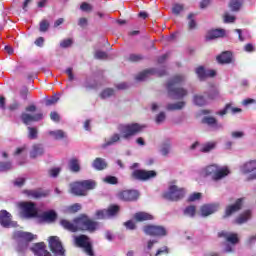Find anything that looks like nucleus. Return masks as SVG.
I'll return each mask as SVG.
<instances>
[{
    "label": "nucleus",
    "instance_id": "obj_3",
    "mask_svg": "<svg viewBox=\"0 0 256 256\" xmlns=\"http://www.w3.org/2000/svg\"><path fill=\"white\" fill-rule=\"evenodd\" d=\"M185 81V76L176 75L167 83V91L169 97L172 99H183V97H187V89L177 87V85H181Z\"/></svg>",
    "mask_w": 256,
    "mask_h": 256
},
{
    "label": "nucleus",
    "instance_id": "obj_15",
    "mask_svg": "<svg viewBox=\"0 0 256 256\" xmlns=\"http://www.w3.org/2000/svg\"><path fill=\"white\" fill-rule=\"evenodd\" d=\"M119 213V206H111L107 210H98L96 212L97 219H111V217H115Z\"/></svg>",
    "mask_w": 256,
    "mask_h": 256
},
{
    "label": "nucleus",
    "instance_id": "obj_48",
    "mask_svg": "<svg viewBox=\"0 0 256 256\" xmlns=\"http://www.w3.org/2000/svg\"><path fill=\"white\" fill-rule=\"evenodd\" d=\"M80 9L81 11H84L86 13H89L90 11H93V6H91V4L87 3V2H83L80 5Z\"/></svg>",
    "mask_w": 256,
    "mask_h": 256
},
{
    "label": "nucleus",
    "instance_id": "obj_43",
    "mask_svg": "<svg viewBox=\"0 0 256 256\" xmlns=\"http://www.w3.org/2000/svg\"><path fill=\"white\" fill-rule=\"evenodd\" d=\"M13 169V164L11 162H0V173H5Z\"/></svg>",
    "mask_w": 256,
    "mask_h": 256
},
{
    "label": "nucleus",
    "instance_id": "obj_52",
    "mask_svg": "<svg viewBox=\"0 0 256 256\" xmlns=\"http://www.w3.org/2000/svg\"><path fill=\"white\" fill-rule=\"evenodd\" d=\"M94 57L96 59H107L108 55L106 54V52H103L101 50H97L95 53H94Z\"/></svg>",
    "mask_w": 256,
    "mask_h": 256
},
{
    "label": "nucleus",
    "instance_id": "obj_12",
    "mask_svg": "<svg viewBox=\"0 0 256 256\" xmlns=\"http://www.w3.org/2000/svg\"><path fill=\"white\" fill-rule=\"evenodd\" d=\"M166 74L167 72L165 71V69L158 70L155 68H151L139 73L136 76V81H146L148 77H151V75H158V77H163V75H166Z\"/></svg>",
    "mask_w": 256,
    "mask_h": 256
},
{
    "label": "nucleus",
    "instance_id": "obj_20",
    "mask_svg": "<svg viewBox=\"0 0 256 256\" xmlns=\"http://www.w3.org/2000/svg\"><path fill=\"white\" fill-rule=\"evenodd\" d=\"M70 191L73 195H77L79 197L87 196V192L83 189L82 182H74L70 184Z\"/></svg>",
    "mask_w": 256,
    "mask_h": 256
},
{
    "label": "nucleus",
    "instance_id": "obj_42",
    "mask_svg": "<svg viewBox=\"0 0 256 256\" xmlns=\"http://www.w3.org/2000/svg\"><path fill=\"white\" fill-rule=\"evenodd\" d=\"M186 217H195V213H197V208L195 206H188L183 211Z\"/></svg>",
    "mask_w": 256,
    "mask_h": 256
},
{
    "label": "nucleus",
    "instance_id": "obj_57",
    "mask_svg": "<svg viewBox=\"0 0 256 256\" xmlns=\"http://www.w3.org/2000/svg\"><path fill=\"white\" fill-rule=\"evenodd\" d=\"M59 101V98L57 96H53L52 98L46 100V105L47 107L51 106V105H55V103H57Z\"/></svg>",
    "mask_w": 256,
    "mask_h": 256
},
{
    "label": "nucleus",
    "instance_id": "obj_62",
    "mask_svg": "<svg viewBox=\"0 0 256 256\" xmlns=\"http://www.w3.org/2000/svg\"><path fill=\"white\" fill-rule=\"evenodd\" d=\"M198 199H201V193H193L189 196L188 200L189 201H198Z\"/></svg>",
    "mask_w": 256,
    "mask_h": 256
},
{
    "label": "nucleus",
    "instance_id": "obj_49",
    "mask_svg": "<svg viewBox=\"0 0 256 256\" xmlns=\"http://www.w3.org/2000/svg\"><path fill=\"white\" fill-rule=\"evenodd\" d=\"M29 139H37V128L28 127Z\"/></svg>",
    "mask_w": 256,
    "mask_h": 256
},
{
    "label": "nucleus",
    "instance_id": "obj_33",
    "mask_svg": "<svg viewBox=\"0 0 256 256\" xmlns=\"http://www.w3.org/2000/svg\"><path fill=\"white\" fill-rule=\"evenodd\" d=\"M185 107V102H176V103H170L166 105L167 111H181Z\"/></svg>",
    "mask_w": 256,
    "mask_h": 256
},
{
    "label": "nucleus",
    "instance_id": "obj_17",
    "mask_svg": "<svg viewBox=\"0 0 256 256\" xmlns=\"http://www.w3.org/2000/svg\"><path fill=\"white\" fill-rule=\"evenodd\" d=\"M21 119L24 125H29V123L41 121V119H43V113L41 112L36 114L22 113Z\"/></svg>",
    "mask_w": 256,
    "mask_h": 256
},
{
    "label": "nucleus",
    "instance_id": "obj_47",
    "mask_svg": "<svg viewBox=\"0 0 256 256\" xmlns=\"http://www.w3.org/2000/svg\"><path fill=\"white\" fill-rule=\"evenodd\" d=\"M104 183H108L109 185H117V177L115 176H106L103 179Z\"/></svg>",
    "mask_w": 256,
    "mask_h": 256
},
{
    "label": "nucleus",
    "instance_id": "obj_4",
    "mask_svg": "<svg viewBox=\"0 0 256 256\" xmlns=\"http://www.w3.org/2000/svg\"><path fill=\"white\" fill-rule=\"evenodd\" d=\"M14 239L18 243L16 251L20 256H25V253L29 251V243L33 239H37V235H33L30 232L16 231L14 232Z\"/></svg>",
    "mask_w": 256,
    "mask_h": 256
},
{
    "label": "nucleus",
    "instance_id": "obj_40",
    "mask_svg": "<svg viewBox=\"0 0 256 256\" xmlns=\"http://www.w3.org/2000/svg\"><path fill=\"white\" fill-rule=\"evenodd\" d=\"M49 135H51V137H53V139H56V140L65 139V137H67V135L65 134V132H63V130L50 131Z\"/></svg>",
    "mask_w": 256,
    "mask_h": 256
},
{
    "label": "nucleus",
    "instance_id": "obj_59",
    "mask_svg": "<svg viewBox=\"0 0 256 256\" xmlns=\"http://www.w3.org/2000/svg\"><path fill=\"white\" fill-rule=\"evenodd\" d=\"M244 51H246V53H253L255 51V46L251 43H248L244 46Z\"/></svg>",
    "mask_w": 256,
    "mask_h": 256
},
{
    "label": "nucleus",
    "instance_id": "obj_23",
    "mask_svg": "<svg viewBox=\"0 0 256 256\" xmlns=\"http://www.w3.org/2000/svg\"><path fill=\"white\" fill-rule=\"evenodd\" d=\"M44 153L45 148L43 147V144H34L30 150V158L37 159V157H42Z\"/></svg>",
    "mask_w": 256,
    "mask_h": 256
},
{
    "label": "nucleus",
    "instance_id": "obj_46",
    "mask_svg": "<svg viewBox=\"0 0 256 256\" xmlns=\"http://www.w3.org/2000/svg\"><path fill=\"white\" fill-rule=\"evenodd\" d=\"M195 17L194 14H189L188 15V27L189 29H195V27H197V22H195V19H193Z\"/></svg>",
    "mask_w": 256,
    "mask_h": 256
},
{
    "label": "nucleus",
    "instance_id": "obj_11",
    "mask_svg": "<svg viewBox=\"0 0 256 256\" xmlns=\"http://www.w3.org/2000/svg\"><path fill=\"white\" fill-rule=\"evenodd\" d=\"M13 216L7 210L0 211V225L4 229H11L17 227V222L13 221Z\"/></svg>",
    "mask_w": 256,
    "mask_h": 256
},
{
    "label": "nucleus",
    "instance_id": "obj_56",
    "mask_svg": "<svg viewBox=\"0 0 256 256\" xmlns=\"http://www.w3.org/2000/svg\"><path fill=\"white\" fill-rule=\"evenodd\" d=\"M71 45H73V40H71V39L63 40L60 43V47H62L63 49H67V47H71Z\"/></svg>",
    "mask_w": 256,
    "mask_h": 256
},
{
    "label": "nucleus",
    "instance_id": "obj_37",
    "mask_svg": "<svg viewBox=\"0 0 256 256\" xmlns=\"http://www.w3.org/2000/svg\"><path fill=\"white\" fill-rule=\"evenodd\" d=\"M160 153L163 157H169V153H171V143L164 142L160 147Z\"/></svg>",
    "mask_w": 256,
    "mask_h": 256
},
{
    "label": "nucleus",
    "instance_id": "obj_7",
    "mask_svg": "<svg viewBox=\"0 0 256 256\" xmlns=\"http://www.w3.org/2000/svg\"><path fill=\"white\" fill-rule=\"evenodd\" d=\"M186 191L184 188H179L177 185H170L168 190L164 192L163 197L167 201H180L185 197Z\"/></svg>",
    "mask_w": 256,
    "mask_h": 256
},
{
    "label": "nucleus",
    "instance_id": "obj_19",
    "mask_svg": "<svg viewBox=\"0 0 256 256\" xmlns=\"http://www.w3.org/2000/svg\"><path fill=\"white\" fill-rule=\"evenodd\" d=\"M119 198L122 201H137L139 199V192L136 190H125L119 194Z\"/></svg>",
    "mask_w": 256,
    "mask_h": 256
},
{
    "label": "nucleus",
    "instance_id": "obj_44",
    "mask_svg": "<svg viewBox=\"0 0 256 256\" xmlns=\"http://www.w3.org/2000/svg\"><path fill=\"white\" fill-rule=\"evenodd\" d=\"M115 94V91L113 89L107 88L101 93L102 99H107L109 97H112V95Z\"/></svg>",
    "mask_w": 256,
    "mask_h": 256
},
{
    "label": "nucleus",
    "instance_id": "obj_39",
    "mask_svg": "<svg viewBox=\"0 0 256 256\" xmlns=\"http://www.w3.org/2000/svg\"><path fill=\"white\" fill-rule=\"evenodd\" d=\"M193 103L194 105H198V107H203V105H207V100L201 95H195L193 98Z\"/></svg>",
    "mask_w": 256,
    "mask_h": 256
},
{
    "label": "nucleus",
    "instance_id": "obj_64",
    "mask_svg": "<svg viewBox=\"0 0 256 256\" xmlns=\"http://www.w3.org/2000/svg\"><path fill=\"white\" fill-rule=\"evenodd\" d=\"M50 119L52 121H55L56 123L59 122V119H60L59 114H57V112H51Z\"/></svg>",
    "mask_w": 256,
    "mask_h": 256
},
{
    "label": "nucleus",
    "instance_id": "obj_45",
    "mask_svg": "<svg viewBox=\"0 0 256 256\" xmlns=\"http://www.w3.org/2000/svg\"><path fill=\"white\" fill-rule=\"evenodd\" d=\"M183 4H174L172 7V13L174 15H179L183 11Z\"/></svg>",
    "mask_w": 256,
    "mask_h": 256
},
{
    "label": "nucleus",
    "instance_id": "obj_32",
    "mask_svg": "<svg viewBox=\"0 0 256 256\" xmlns=\"http://www.w3.org/2000/svg\"><path fill=\"white\" fill-rule=\"evenodd\" d=\"M93 167L97 171H103V169H107V162L103 158H96L93 162Z\"/></svg>",
    "mask_w": 256,
    "mask_h": 256
},
{
    "label": "nucleus",
    "instance_id": "obj_10",
    "mask_svg": "<svg viewBox=\"0 0 256 256\" xmlns=\"http://www.w3.org/2000/svg\"><path fill=\"white\" fill-rule=\"evenodd\" d=\"M49 247L54 256H65V248H63V244L59 237L51 236L49 238Z\"/></svg>",
    "mask_w": 256,
    "mask_h": 256
},
{
    "label": "nucleus",
    "instance_id": "obj_18",
    "mask_svg": "<svg viewBox=\"0 0 256 256\" xmlns=\"http://www.w3.org/2000/svg\"><path fill=\"white\" fill-rule=\"evenodd\" d=\"M196 75L200 79V81H203V79H207V77H215L217 73L215 70L211 69H205L203 66H199L196 68Z\"/></svg>",
    "mask_w": 256,
    "mask_h": 256
},
{
    "label": "nucleus",
    "instance_id": "obj_41",
    "mask_svg": "<svg viewBox=\"0 0 256 256\" xmlns=\"http://www.w3.org/2000/svg\"><path fill=\"white\" fill-rule=\"evenodd\" d=\"M241 5H243V0H231L229 7L231 11H239V9H241Z\"/></svg>",
    "mask_w": 256,
    "mask_h": 256
},
{
    "label": "nucleus",
    "instance_id": "obj_8",
    "mask_svg": "<svg viewBox=\"0 0 256 256\" xmlns=\"http://www.w3.org/2000/svg\"><path fill=\"white\" fill-rule=\"evenodd\" d=\"M21 209V213L23 217L26 219H33V217H39V213L37 212V207H35V203L33 202H22L19 205Z\"/></svg>",
    "mask_w": 256,
    "mask_h": 256
},
{
    "label": "nucleus",
    "instance_id": "obj_25",
    "mask_svg": "<svg viewBox=\"0 0 256 256\" xmlns=\"http://www.w3.org/2000/svg\"><path fill=\"white\" fill-rule=\"evenodd\" d=\"M225 35V29H212L206 34V41H213L214 39H220Z\"/></svg>",
    "mask_w": 256,
    "mask_h": 256
},
{
    "label": "nucleus",
    "instance_id": "obj_26",
    "mask_svg": "<svg viewBox=\"0 0 256 256\" xmlns=\"http://www.w3.org/2000/svg\"><path fill=\"white\" fill-rule=\"evenodd\" d=\"M242 205L243 199H238L234 205L227 206L224 217H231L233 213H237L241 209Z\"/></svg>",
    "mask_w": 256,
    "mask_h": 256
},
{
    "label": "nucleus",
    "instance_id": "obj_29",
    "mask_svg": "<svg viewBox=\"0 0 256 256\" xmlns=\"http://www.w3.org/2000/svg\"><path fill=\"white\" fill-rule=\"evenodd\" d=\"M229 111L232 113V115H237V113H241L243 110L241 108H235L232 106V104H226L225 108L218 112V115L223 117V115H227Z\"/></svg>",
    "mask_w": 256,
    "mask_h": 256
},
{
    "label": "nucleus",
    "instance_id": "obj_31",
    "mask_svg": "<svg viewBox=\"0 0 256 256\" xmlns=\"http://www.w3.org/2000/svg\"><path fill=\"white\" fill-rule=\"evenodd\" d=\"M57 219V213L53 210H50L48 212H44L42 214V221H47L48 223H53Z\"/></svg>",
    "mask_w": 256,
    "mask_h": 256
},
{
    "label": "nucleus",
    "instance_id": "obj_34",
    "mask_svg": "<svg viewBox=\"0 0 256 256\" xmlns=\"http://www.w3.org/2000/svg\"><path fill=\"white\" fill-rule=\"evenodd\" d=\"M251 219V210H247L244 213H242L237 219L236 223L238 225H243V223H247Z\"/></svg>",
    "mask_w": 256,
    "mask_h": 256
},
{
    "label": "nucleus",
    "instance_id": "obj_21",
    "mask_svg": "<svg viewBox=\"0 0 256 256\" xmlns=\"http://www.w3.org/2000/svg\"><path fill=\"white\" fill-rule=\"evenodd\" d=\"M23 193L28 197V199H41V197H47V192L41 189L24 190Z\"/></svg>",
    "mask_w": 256,
    "mask_h": 256
},
{
    "label": "nucleus",
    "instance_id": "obj_24",
    "mask_svg": "<svg viewBox=\"0 0 256 256\" xmlns=\"http://www.w3.org/2000/svg\"><path fill=\"white\" fill-rule=\"evenodd\" d=\"M217 209H219L218 204H206L201 207V215L202 217H209V215L217 212Z\"/></svg>",
    "mask_w": 256,
    "mask_h": 256
},
{
    "label": "nucleus",
    "instance_id": "obj_63",
    "mask_svg": "<svg viewBox=\"0 0 256 256\" xmlns=\"http://www.w3.org/2000/svg\"><path fill=\"white\" fill-rule=\"evenodd\" d=\"M124 225L126 229H130V230L135 229V222H133L132 220L125 222Z\"/></svg>",
    "mask_w": 256,
    "mask_h": 256
},
{
    "label": "nucleus",
    "instance_id": "obj_50",
    "mask_svg": "<svg viewBox=\"0 0 256 256\" xmlns=\"http://www.w3.org/2000/svg\"><path fill=\"white\" fill-rule=\"evenodd\" d=\"M77 211H81V204H79V203H76V204L68 207L69 213H77Z\"/></svg>",
    "mask_w": 256,
    "mask_h": 256
},
{
    "label": "nucleus",
    "instance_id": "obj_9",
    "mask_svg": "<svg viewBox=\"0 0 256 256\" xmlns=\"http://www.w3.org/2000/svg\"><path fill=\"white\" fill-rule=\"evenodd\" d=\"M143 231L150 237H166L167 229L159 225H146L143 227Z\"/></svg>",
    "mask_w": 256,
    "mask_h": 256
},
{
    "label": "nucleus",
    "instance_id": "obj_35",
    "mask_svg": "<svg viewBox=\"0 0 256 256\" xmlns=\"http://www.w3.org/2000/svg\"><path fill=\"white\" fill-rule=\"evenodd\" d=\"M80 182L82 183V187L86 193L87 191H91L97 187V182H95V180H83Z\"/></svg>",
    "mask_w": 256,
    "mask_h": 256
},
{
    "label": "nucleus",
    "instance_id": "obj_5",
    "mask_svg": "<svg viewBox=\"0 0 256 256\" xmlns=\"http://www.w3.org/2000/svg\"><path fill=\"white\" fill-rule=\"evenodd\" d=\"M229 173H231V171L227 166L221 167L216 164L205 167L201 172L204 177H212V181H221V179H225Z\"/></svg>",
    "mask_w": 256,
    "mask_h": 256
},
{
    "label": "nucleus",
    "instance_id": "obj_30",
    "mask_svg": "<svg viewBox=\"0 0 256 256\" xmlns=\"http://www.w3.org/2000/svg\"><path fill=\"white\" fill-rule=\"evenodd\" d=\"M135 221L143 222V221H151L153 219V215L147 213V212H137L134 215Z\"/></svg>",
    "mask_w": 256,
    "mask_h": 256
},
{
    "label": "nucleus",
    "instance_id": "obj_1",
    "mask_svg": "<svg viewBox=\"0 0 256 256\" xmlns=\"http://www.w3.org/2000/svg\"><path fill=\"white\" fill-rule=\"evenodd\" d=\"M143 129L141 125L138 123L133 124H126V125H120L118 127L119 134H113L110 139L105 140V143L102 144V149H105L107 147H111V145H115L118 141L122 139L129 140V138L133 137L134 135H137Z\"/></svg>",
    "mask_w": 256,
    "mask_h": 256
},
{
    "label": "nucleus",
    "instance_id": "obj_55",
    "mask_svg": "<svg viewBox=\"0 0 256 256\" xmlns=\"http://www.w3.org/2000/svg\"><path fill=\"white\" fill-rule=\"evenodd\" d=\"M235 16L229 14V13H226L224 15V23H235Z\"/></svg>",
    "mask_w": 256,
    "mask_h": 256
},
{
    "label": "nucleus",
    "instance_id": "obj_28",
    "mask_svg": "<svg viewBox=\"0 0 256 256\" xmlns=\"http://www.w3.org/2000/svg\"><path fill=\"white\" fill-rule=\"evenodd\" d=\"M219 237H224L228 243H231L232 245H237L239 243V238L237 237V234L229 233L222 231L218 234Z\"/></svg>",
    "mask_w": 256,
    "mask_h": 256
},
{
    "label": "nucleus",
    "instance_id": "obj_22",
    "mask_svg": "<svg viewBox=\"0 0 256 256\" xmlns=\"http://www.w3.org/2000/svg\"><path fill=\"white\" fill-rule=\"evenodd\" d=\"M240 171L244 175H248V173H253L256 171V160H249L240 166Z\"/></svg>",
    "mask_w": 256,
    "mask_h": 256
},
{
    "label": "nucleus",
    "instance_id": "obj_16",
    "mask_svg": "<svg viewBox=\"0 0 256 256\" xmlns=\"http://www.w3.org/2000/svg\"><path fill=\"white\" fill-rule=\"evenodd\" d=\"M30 250L32 253H34L35 256H51V253L47 251V246H45V243L43 242L34 244Z\"/></svg>",
    "mask_w": 256,
    "mask_h": 256
},
{
    "label": "nucleus",
    "instance_id": "obj_51",
    "mask_svg": "<svg viewBox=\"0 0 256 256\" xmlns=\"http://www.w3.org/2000/svg\"><path fill=\"white\" fill-rule=\"evenodd\" d=\"M233 139H243L245 137V132L243 131H234L231 133Z\"/></svg>",
    "mask_w": 256,
    "mask_h": 256
},
{
    "label": "nucleus",
    "instance_id": "obj_38",
    "mask_svg": "<svg viewBox=\"0 0 256 256\" xmlns=\"http://www.w3.org/2000/svg\"><path fill=\"white\" fill-rule=\"evenodd\" d=\"M218 63H229L231 61V52H223L217 57Z\"/></svg>",
    "mask_w": 256,
    "mask_h": 256
},
{
    "label": "nucleus",
    "instance_id": "obj_2",
    "mask_svg": "<svg viewBox=\"0 0 256 256\" xmlns=\"http://www.w3.org/2000/svg\"><path fill=\"white\" fill-rule=\"evenodd\" d=\"M60 225L72 233L77 231H95V229H97V224L87 216L76 218L73 222L61 220Z\"/></svg>",
    "mask_w": 256,
    "mask_h": 256
},
{
    "label": "nucleus",
    "instance_id": "obj_61",
    "mask_svg": "<svg viewBox=\"0 0 256 256\" xmlns=\"http://www.w3.org/2000/svg\"><path fill=\"white\" fill-rule=\"evenodd\" d=\"M169 253V248H167V246H164L162 248H160L157 252L155 256H159V255H167Z\"/></svg>",
    "mask_w": 256,
    "mask_h": 256
},
{
    "label": "nucleus",
    "instance_id": "obj_60",
    "mask_svg": "<svg viewBox=\"0 0 256 256\" xmlns=\"http://www.w3.org/2000/svg\"><path fill=\"white\" fill-rule=\"evenodd\" d=\"M15 187H23L25 185V178H17L14 181Z\"/></svg>",
    "mask_w": 256,
    "mask_h": 256
},
{
    "label": "nucleus",
    "instance_id": "obj_14",
    "mask_svg": "<svg viewBox=\"0 0 256 256\" xmlns=\"http://www.w3.org/2000/svg\"><path fill=\"white\" fill-rule=\"evenodd\" d=\"M215 147H217V142H206L204 144H199V142H195L191 145L190 149H196L200 153H210V151H213Z\"/></svg>",
    "mask_w": 256,
    "mask_h": 256
},
{
    "label": "nucleus",
    "instance_id": "obj_54",
    "mask_svg": "<svg viewBox=\"0 0 256 256\" xmlns=\"http://www.w3.org/2000/svg\"><path fill=\"white\" fill-rule=\"evenodd\" d=\"M166 119V115L165 112H160L157 116H156V123L158 125H161V123H163Z\"/></svg>",
    "mask_w": 256,
    "mask_h": 256
},
{
    "label": "nucleus",
    "instance_id": "obj_6",
    "mask_svg": "<svg viewBox=\"0 0 256 256\" xmlns=\"http://www.w3.org/2000/svg\"><path fill=\"white\" fill-rule=\"evenodd\" d=\"M74 245L80 247L89 256H95L91 239L86 235L74 236Z\"/></svg>",
    "mask_w": 256,
    "mask_h": 256
},
{
    "label": "nucleus",
    "instance_id": "obj_27",
    "mask_svg": "<svg viewBox=\"0 0 256 256\" xmlns=\"http://www.w3.org/2000/svg\"><path fill=\"white\" fill-rule=\"evenodd\" d=\"M203 123H206V125H209L213 129V131H219V129H223V124L217 123V119L213 117H204Z\"/></svg>",
    "mask_w": 256,
    "mask_h": 256
},
{
    "label": "nucleus",
    "instance_id": "obj_13",
    "mask_svg": "<svg viewBox=\"0 0 256 256\" xmlns=\"http://www.w3.org/2000/svg\"><path fill=\"white\" fill-rule=\"evenodd\" d=\"M132 177H134V179H138V181H147L149 179H154V177H157V172L153 170H134L132 173Z\"/></svg>",
    "mask_w": 256,
    "mask_h": 256
},
{
    "label": "nucleus",
    "instance_id": "obj_36",
    "mask_svg": "<svg viewBox=\"0 0 256 256\" xmlns=\"http://www.w3.org/2000/svg\"><path fill=\"white\" fill-rule=\"evenodd\" d=\"M69 169H70V171H72V173H79V171H81V166L79 164V160L72 158L69 161Z\"/></svg>",
    "mask_w": 256,
    "mask_h": 256
},
{
    "label": "nucleus",
    "instance_id": "obj_53",
    "mask_svg": "<svg viewBox=\"0 0 256 256\" xmlns=\"http://www.w3.org/2000/svg\"><path fill=\"white\" fill-rule=\"evenodd\" d=\"M49 29V22L47 20H42L40 22V31L45 33Z\"/></svg>",
    "mask_w": 256,
    "mask_h": 256
},
{
    "label": "nucleus",
    "instance_id": "obj_58",
    "mask_svg": "<svg viewBox=\"0 0 256 256\" xmlns=\"http://www.w3.org/2000/svg\"><path fill=\"white\" fill-rule=\"evenodd\" d=\"M59 173H61L60 168H52L51 170H49L50 177H57Z\"/></svg>",
    "mask_w": 256,
    "mask_h": 256
}]
</instances>
